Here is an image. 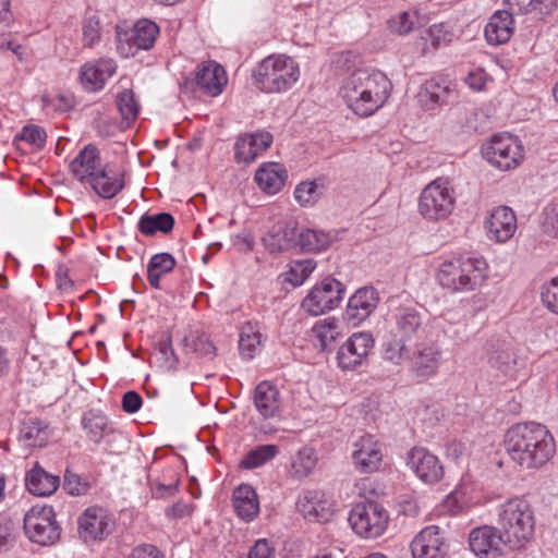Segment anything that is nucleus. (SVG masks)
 Wrapping results in <instances>:
<instances>
[{
  "label": "nucleus",
  "instance_id": "nucleus-1",
  "mask_svg": "<svg viewBox=\"0 0 558 558\" xmlns=\"http://www.w3.org/2000/svg\"><path fill=\"white\" fill-rule=\"evenodd\" d=\"M510 459L522 469H537L546 464L556 452L553 435L546 426L526 422L511 426L505 436Z\"/></svg>",
  "mask_w": 558,
  "mask_h": 558
},
{
  "label": "nucleus",
  "instance_id": "nucleus-2",
  "mask_svg": "<svg viewBox=\"0 0 558 558\" xmlns=\"http://www.w3.org/2000/svg\"><path fill=\"white\" fill-rule=\"evenodd\" d=\"M392 84L385 73L373 69H359L347 76L339 95L356 116L369 117L388 100Z\"/></svg>",
  "mask_w": 558,
  "mask_h": 558
},
{
  "label": "nucleus",
  "instance_id": "nucleus-3",
  "mask_svg": "<svg viewBox=\"0 0 558 558\" xmlns=\"http://www.w3.org/2000/svg\"><path fill=\"white\" fill-rule=\"evenodd\" d=\"M487 264L484 258L460 255L444 260L438 268V283L450 292L474 290L486 276Z\"/></svg>",
  "mask_w": 558,
  "mask_h": 558
},
{
  "label": "nucleus",
  "instance_id": "nucleus-4",
  "mask_svg": "<svg viewBox=\"0 0 558 558\" xmlns=\"http://www.w3.org/2000/svg\"><path fill=\"white\" fill-rule=\"evenodd\" d=\"M497 525L510 548H521L533 537L534 511L526 500L510 499L499 507Z\"/></svg>",
  "mask_w": 558,
  "mask_h": 558
},
{
  "label": "nucleus",
  "instance_id": "nucleus-5",
  "mask_svg": "<svg viewBox=\"0 0 558 558\" xmlns=\"http://www.w3.org/2000/svg\"><path fill=\"white\" fill-rule=\"evenodd\" d=\"M254 85L264 93H283L300 78L298 62L286 54H270L253 70Z\"/></svg>",
  "mask_w": 558,
  "mask_h": 558
},
{
  "label": "nucleus",
  "instance_id": "nucleus-6",
  "mask_svg": "<svg viewBox=\"0 0 558 558\" xmlns=\"http://www.w3.org/2000/svg\"><path fill=\"white\" fill-rule=\"evenodd\" d=\"M24 532L27 538L41 546L53 545L61 535L51 506H34L24 515Z\"/></svg>",
  "mask_w": 558,
  "mask_h": 558
},
{
  "label": "nucleus",
  "instance_id": "nucleus-7",
  "mask_svg": "<svg viewBox=\"0 0 558 558\" xmlns=\"http://www.w3.org/2000/svg\"><path fill=\"white\" fill-rule=\"evenodd\" d=\"M483 157L499 170H510L519 166L524 149L518 136L509 133L496 134L482 146Z\"/></svg>",
  "mask_w": 558,
  "mask_h": 558
},
{
  "label": "nucleus",
  "instance_id": "nucleus-8",
  "mask_svg": "<svg viewBox=\"0 0 558 558\" xmlns=\"http://www.w3.org/2000/svg\"><path fill=\"white\" fill-rule=\"evenodd\" d=\"M388 520L387 510L376 501L359 502L349 514L352 530L365 538L380 536L388 525Z\"/></svg>",
  "mask_w": 558,
  "mask_h": 558
},
{
  "label": "nucleus",
  "instance_id": "nucleus-9",
  "mask_svg": "<svg viewBox=\"0 0 558 558\" xmlns=\"http://www.w3.org/2000/svg\"><path fill=\"white\" fill-rule=\"evenodd\" d=\"M345 287L332 277H326L317 282L303 299L301 307L312 316H319L339 306L343 299Z\"/></svg>",
  "mask_w": 558,
  "mask_h": 558
},
{
  "label": "nucleus",
  "instance_id": "nucleus-10",
  "mask_svg": "<svg viewBox=\"0 0 558 558\" xmlns=\"http://www.w3.org/2000/svg\"><path fill=\"white\" fill-rule=\"evenodd\" d=\"M375 340L369 332H354L338 350L337 364L343 371H353L367 362Z\"/></svg>",
  "mask_w": 558,
  "mask_h": 558
},
{
  "label": "nucleus",
  "instance_id": "nucleus-11",
  "mask_svg": "<svg viewBox=\"0 0 558 558\" xmlns=\"http://www.w3.org/2000/svg\"><path fill=\"white\" fill-rule=\"evenodd\" d=\"M393 336L407 341L409 345L418 347L427 338L428 325L423 315L413 307L399 308L395 315Z\"/></svg>",
  "mask_w": 558,
  "mask_h": 558
},
{
  "label": "nucleus",
  "instance_id": "nucleus-12",
  "mask_svg": "<svg viewBox=\"0 0 558 558\" xmlns=\"http://www.w3.org/2000/svg\"><path fill=\"white\" fill-rule=\"evenodd\" d=\"M407 464L426 484L438 483L444 477L439 459L423 447H413L407 453Z\"/></svg>",
  "mask_w": 558,
  "mask_h": 558
},
{
  "label": "nucleus",
  "instance_id": "nucleus-13",
  "mask_svg": "<svg viewBox=\"0 0 558 558\" xmlns=\"http://www.w3.org/2000/svg\"><path fill=\"white\" fill-rule=\"evenodd\" d=\"M378 302L379 294L375 288H360L350 296L343 313V319L352 326H357L371 316Z\"/></svg>",
  "mask_w": 558,
  "mask_h": 558
},
{
  "label": "nucleus",
  "instance_id": "nucleus-14",
  "mask_svg": "<svg viewBox=\"0 0 558 558\" xmlns=\"http://www.w3.org/2000/svg\"><path fill=\"white\" fill-rule=\"evenodd\" d=\"M272 135L267 131H258L240 135L234 144V159L238 163L250 165L272 144Z\"/></svg>",
  "mask_w": 558,
  "mask_h": 558
},
{
  "label": "nucleus",
  "instance_id": "nucleus-15",
  "mask_svg": "<svg viewBox=\"0 0 558 558\" xmlns=\"http://www.w3.org/2000/svg\"><path fill=\"white\" fill-rule=\"evenodd\" d=\"M82 426L89 440L99 444L105 439L108 446L107 451L110 453L117 452L112 444L122 438V433L109 425L108 417L105 414L95 411L87 412L82 418Z\"/></svg>",
  "mask_w": 558,
  "mask_h": 558
},
{
  "label": "nucleus",
  "instance_id": "nucleus-16",
  "mask_svg": "<svg viewBox=\"0 0 558 558\" xmlns=\"http://www.w3.org/2000/svg\"><path fill=\"white\" fill-rule=\"evenodd\" d=\"M446 551L445 538L436 525L423 529L411 543L413 558H444Z\"/></svg>",
  "mask_w": 558,
  "mask_h": 558
},
{
  "label": "nucleus",
  "instance_id": "nucleus-17",
  "mask_svg": "<svg viewBox=\"0 0 558 558\" xmlns=\"http://www.w3.org/2000/svg\"><path fill=\"white\" fill-rule=\"evenodd\" d=\"M502 545H508L499 526L483 525L473 529L469 535V546L478 557L490 553L500 554Z\"/></svg>",
  "mask_w": 558,
  "mask_h": 558
},
{
  "label": "nucleus",
  "instance_id": "nucleus-18",
  "mask_svg": "<svg viewBox=\"0 0 558 558\" xmlns=\"http://www.w3.org/2000/svg\"><path fill=\"white\" fill-rule=\"evenodd\" d=\"M355 469L361 473H372L379 469L383 452L377 440L371 436H362L355 444L352 452Z\"/></svg>",
  "mask_w": 558,
  "mask_h": 558
},
{
  "label": "nucleus",
  "instance_id": "nucleus-19",
  "mask_svg": "<svg viewBox=\"0 0 558 558\" xmlns=\"http://www.w3.org/2000/svg\"><path fill=\"white\" fill-rule=\"evenodd\" d=\"M301 228L296 221L289 220L274 225L263 239L266 248L271 253L298 248Z\"/></svg>",
  "mask_w": 558,
  "mask_h": 558
},
{
  "label": "nucleus",
  "instance_id": "nucleus-20",
  "mask_svg": "<svg viewBox=\"0 0 558 558\" xmlns=\"http://www.w3.org/2000/svg\"><path fill=\"white\" fill-rule=\"evenodd\" d=\"M456 96V85L452 82L430 78L423 85L418 100L426 110H434L438 106L448 105Z\"/></svg>",
  "mask_w": 558,
  "mask_h": 558
},
{
  "label": "nucleus",
  "instance_id": "nucleus-21",
  "mask_svg": "<svg viewBox=\"0 0 558 558\" xmlns=\"http://www.w3.org/2000/svg\"><path fill=\"white\" fill-rule=\"evenodd\" d=\"M453 204V189L445 178L432 181L420 196V209H450Z\"/></svg>",
  "mask_w": 558,
  "mask_h": 558
},
{
  "label": "nucleus",
  "instance_id": "nucleus-22",
  "mask_svg": "<svg viewBox=\"0 0 558 558\" xmlns=\"http://www.w3.org/2000/svg\"><path fill=\"white\" fill-rule=\"evenodd\" d=\"M116 70L117 64L112 59L101 58L83 64L80 78L86 90L97 92L104 88L107 80L114 74Z\"/></svg>",
  "mask_w": 558,
  "mask_h": 558
},
{
  "label": "nucleus",
  "instance_id": "nucleus-23",
  "mask_svg": "<svg viewBox=\"0 0 558 558\" xmlns=\"http://www.w3.org/2000/svg\"><path fill=\"white\" fill-rule=\"evenodd\" d=\"M158 35L159 26L155 22L146 19L137 21L124 34V40L129 45L125 56H134L138 50H149L153 48Z\"/></svg>",
  "mask_w": 558,
  "mask_h": 558
},
{
  "label": "nucleus",
  "instance_id": "nucleus-24",
  "mask_svg": "<svg viewBox=\"0 0 558 558\" xmlns=\"http://www.w3.org/2000/svg\"><path fill=\"white\" fill-rule=\"evenodd\" d=\"M511 11L497 10L492 14L484 28L488 45L499 46L508 43L514 31V20Z\"/></svg>",
  "mask_w": 558,
  "mask_h": 558
},
{
  "label": "nucleus",
  "instance_id": "nucleus-25",
  "mask_svg": "<svg viewBox=\"0 0 558 558\" xmlns=\"http://www.w3.org/2000/svg\"><path fill=\"white\" fill-rule=\"evenodd\" d=\"M87 183L102 198L110 199L114 197L124 186L123 171L117 169L110 163L94 174Z\"/></svg>",
  "mask_w": 558,
  "mask_h": 558
},
{
  "label": "nucleus",
  "instance_id": "nucleus-26",
  "mask_svg": "<svg viewBox=\"0 0 558 558\" xmlns=\"http://www.w3.org/2000/svg\"><path fill=\"white\" fill-rule=\"evenodd\" d=\"M288 179L284 165L275 161L263 162L256 170L254 181L266 194L275 195L282 190Z\"/></svg>",
  "mask_w": 558,
  "mask_h": 558
},
{
  "label": "nucleus",
  "instance_id": "nucleus-27",
  "mask_svg": "<svg viewBox=\"0 0 558 558\" xmlns=\"http://www.w3.org/2000/svg\"><path fill=\"white\" fill-rule=\"evenodd\" d=\"M489 366L497 377L513 378L517 374V360L505 342L490 340L486 344Z\"/></svg>",
  "mask_w": 558,
  "mask_h": 558
},
{
  "label": "nucleus",
  "instance_id": "nucleus-28",
  "mask_svg": "<svg viewBox=\"0 0 558 558\" xmlns=\"http://www.w3.org/2000/svg\"><path fill=\"white\" fill-rule=\"evenodd\" d=\"M195 82L210 96H218L222 93L228 82L225 69L216 61H207L198 65Z\"/></svg>",
  "mask_w": 558,
  "mask_h": 558
},
{
  "label": "nucleus",
  "instance_id": "nucleus-29",
  "mask_svg": "<svg viewBox=\"0 0 558 558\" xmlns=\"http://www.w3.org/2000/svg\"><path fill=\"white\" fill-rule=\"evenodd\" d=\"M109 522L100 508H88L78 519V531L85 543L101 541L108 531Z\"/></svg>",
  "mask_w": 558,
  "mask_h": 558
},
{
  "label": "nucleus",
  "instance_id": "nucleus-30",
  "mask_svg": "<svg viewBox=\"0 0 558 558\" xmlns=\"http://www.w3.org/2000/svg\"><path fill=\"white\" fill-rule=\"evenodd\" d=\"M70 168L78 181L87 182L104 168L99 149L93 144L86 145L71 161Z\"/></svg>",
  "mask_w": 558,
  "mask_h": 558
},
{
  "label": "nucleus",
  "instance_id": "nucleus-31",
  "mask_svg": "<svg viewBox=\"0 0 558 558\" xmlns=\"http://www.w3.org/2000/svg\"><path fill=\"white\" fill-rule=\"evenodd\" d=\"M253 401L255 409L263 418H272L280 415V393L269 381H262L255 387Z\"/></svg>",
  "mask_w": 558,
  "mask_h": 558
},
{
  "label": "nucleus",
  "instance_id": "nucleus-32",
  "mask_svg": "<svg viewBox=\"0 0 558 558\" xmlns=\"http://www.w3.org/2000/svg\"><path fill=\"white\" fill-rule=\"evenodd\" d=\"M515 211H492L485 228L490 240L502 243L512 238L517 230Z\"/></svg>",
  "mask_w": 558,
  "mask_h": 558
},
{
  "label": "nucleus",
  "instance_id": "nucleus-33",
  "mask_svg": "<svg viewBox=\"0 0 558 558\" xmlns=\"http://www.w3.org/2000/svg\"><path fill=\"white\" fill-rule=\"evenodd\" d=\"M59 485V476L45 471L38 462L34 464L25 476L27 490L36 496H49L58 489Z\"/></svg>",
  "mask_w": 558,
  "mask_h": 558
},
{
  "label": "nucleus",
  "instance_id": "nucleus-34",
  "mask_svg": "<svg viewBox=\"0 0 558 558\" xmlns=\"http://www.w3.org/2000/svg\"><path fill=\"white\" fill-rule=\"evenodd\" d=\"M440 360V348L436 343H429L414 354L412 368L417 377L427 378L437 373Z\"/></svg>",
  "mask_w": 558,
  "mask_h": 558
},
{
  "label": "nucleus",
  "instance_id": "nucleus-35",
  "mask_svg": "<svg viewBox=\"0 0 558 558\" xmlns=\"http://www.w3.org/2000/svg\"><path fill=\"white\" fill-rule=\"evenodd\" d=\"M233 508L244 521H252L259 511V502L255 489L248 484L239 485L232 496Z\"/></svg>",
  "mask_w": 558,
  "mask_h": 558
},
{
  "label": "nucleus",
  "instance_id": "nucleus-36",
  "mask_svg": "<svg viewBox=\"0 0 558 558\" xmlns=\"http://www.w3.org/2000/svg\"><path fill=\"white\" fill-rule=\"evenodd\" d=\"M298 508L308 521L324 523L331 517L328 502L322 500L317 492H306L299 500Z\"/></svg>",
  "mask_w": 558,
  "mask_h": 558
},
{
  "label": "nucleus",
  "instance_id": "nucleus-37",
  "mask_svg": "<svg viewBox=\"0 0 558 558\" xmlns=\"http://www.w3.org/2000/svg\"><path fill=\"white\" fill-rule=\"evenodd\" d=\"M336 235L313 228H301L298 248L305 253H316L329 247Z\"/></svg>",
  "mask_w": 558,
  "mask_h": 558
},
{
  "label": "nucleus",
  "instance_id": "nucleus-38",
  "mask_svg": "<svg viewBox=\"0 0 558 558\" xmlns=\"http://www.w3.org/2000/svg\"><path fill=\"white\" fill-rule=\"evenodd\" d=\"M177 265L175 258L170 253H157L147 264V280L154 289H160V279L170 274Z\"/></svg>",
  "mask_w": 558,
  "mask_h": 558
},
{
  "label": "nucleus",
  "instance_id": "nucleus-39",
  "mask_svg": "<svg viewBox=\"0 0 558 558\" xmlns=\"http://www.w3.org/2000/svg\"><path fill=\"white\" fill-rule=\"evenodd\" d=\"M187 353H194L199 357L213 360L216 356V347L209 336L201 330H191L183 339Z\"/></svg>",
  "mask_w": 558,
  "mask_h": 558
},
{
  "label": "nucleus",
  "instance_id": "nucleus-40",
  "mask_svg": "<svg viewBox=\"0 0 558 558\" xmlns=\"http://www.w3.org/2000/svg\"><path fill=\"white\" fill-rule=\"evenodd\" d=\"M174 218L167 211H160L156 215H143L138 221V230L147 235L153 236L157 232L169 233L174 227Z\"/></svg>",
  "mask_w": 558,
  "mask_h": 558
},
{
  "label": "nucleus",
  "instance_id": "nucleus-41",
  "mask_svg": "<svg viewBox=\"0 0 558 558\" xmlns=\"http://www.w3.org/2000/svg\"><path fill=\"white\" fill-rule=\"evenodd\" d=\"M21 438L27 447H43L49 438L48 425L38 418H31L22 424Z\"/></svg>",
  "mask_w": 558,
  "mask_h": 558
},
{
  "label": "nucleus",
  "instance_id": "nucleus-42",
  "mask_svg": "<svg viewBox=\"0 0 558 558\" xmlns=\"http://www.w3.org/2000/svg\"><path fill=\"white\" fill-rule=\"evenodd\" d=\"M326 192L323 178L299 183L294 190V197L301 206H314Z\"/></svg>",
  "mask_w": 558,
  "mask_h": 558
},
{
  "label": "nucleus",
  "instance_id": "nucleus-43",
  "mask_svg": "<svg viewBox=\"0 0 558 558\" xmlns=\"http://www.w3.org/2000/svg\"><path fill=\"white\" fill-rule=\"evenodd\" d=\"M505 4L514 14H529L536 12L538 15H549L557 7L555 0H505Z\"/></svg>",
  "mask_w": 558,
  "mask_h": 558
},
{
  "label": "nucleus",
  "instance_id": "nucleus-44",
  "mask_svg": "<svg viewBox=\"0 0 558 558\" xmlns=\"http://www.w3.org/2000/svg\"><path fill=\"white\" fill-rule=\"evenodd\" d=\"M279 453L277 445H260L251 449L241 460L240 466L245 470H254L271 461Z\"/></svg>",
  "mask_w": 558,
  "mask_h": 558
},
{
  "label": "nucleus",
  "instance_id": "nucleus-45",
  "mask_svg": "<svg viewBox=\"0 0 558 558\" xmlns=\"http://www.w3.org/2000/svg\"><path fill=\"white\" fill-rule=\"evenodd\" d=\"M117 107L122 118V128H130L140 113V105L132 89H124L118 94Z\"/></svg>",
  "mask_w": 558,
  "mask_h": 558
},
{
  "label": "nucleus",
  "instance_id": "nucleus-46",
  "mask_svg": "<svg viewBox=\"0 0 558 558\" xmlns=\"http://www.w3.org/2000/svg\"><path fill=\"white\" fill-rule=\"evenodd\" d=\"M312 331L317 338L320 349L326 351L339 337L340 327L335 318H326L315 323Z\"/></svg>",
  "mask_w": 558,
  "mask_h": 558
},
{
  "label": "nucleus",
  "instance_id": "nucleus-47",
  "mask_svg": "<svg viewBox=\"0 0 558 558\" xmlns=\"http://www.w3.org/2000/svg\"><path fill=\"white\" fill-rule=\"evenodd\" d=\"M315 267L316 263L312 258L293 260L290 264L289 271L286 274L284 281L293 287H299L310 277Z\"/></svg>",
  "mask_w": 558,
  "mask_h": 558
},
{
  "label": "nucleus",
  "instance_id": "nucleus-48",
  "mask_svg": "<svg viewBox=\"0 0 558 558\" xmlns=\"http://www.w3.org/2000/svg\"><path fill=\"white\" fill-rule=\"evenodd\" d=\"M46 138L47 134L43 128L35 124H28L23 126L22 130L14 136L13 144L20 148V144L25 142L36 149H41L46 144Z\"/></svg>",
  "mask_w": 558,
  "mask_h": 558
},
{
  "label": "nucleus",
  "instance_id": "nucleus-49",
  "mask_svg": "<svg viewBox=\"0 0 558 558\" xmlns=\"http://www.w3.org/2000/svg\"><path fill=\"white\" fill-rule=\"evenodd\" d=\"M454 38L453 26L448 22L433 24L427 31L425 38L434 49L449 45Z\"/></svg>",
  "mask_w": 558,
  "mask_h": 558
},
{
  "label": "nucleus",
  "instance_id": "nucleus-50",
  "mask_svg": "<svg viewBox=\"0 0 558 558\" xmlns=\"http://www.w3.org/2000/svg\"><path fill=\"white\" fill-rule=\"evenodd\" d=\"M260 343V335L246 326L240 333L239 350L243 359L251 360L255 355L257 345Z\"/></svg>",
  "mask_w": 558,
  "mask_h": 558
},
{
  "label": "nucleus",
  "instance_id": "nucleus-51",
  "mask_svg": "<svg viewBox=\"0 0 558 558\" xmlns=\"http://www.w3.org/2000/svg\"><path fill=\"white\" fill-rule=\"evenodd\" d=\"M90 487L87 477L82 476L77 473L65 470L63 489L72 496L85 495Z\"/></svg>",
  "mask_w": 558,
  "mask_h": 558
},
{
  "label": "nucleus",
  "instance_id": "nucleus-52",
  "mask_svg": "<svg viewBox=\"0 0 558 558\" xmlns=\"http://www.w3.org/2000/svg\"><path fill=\"white\" fill-rule=\"evenodd\" d=\"M408 342L395 337L392 340L384 343V359L398 365L404 356L409 355Z\"/></svg>",
  "mask_w": 558,
  "mask_h": 558
},
{
  "label": "nucleus",
  "instance_id": "nucleus-53",
  "mask_svg": "<svg viewBox=\"0 0 558 558\" xmlns=\"http://www.w3.org/2000/svg\"><path fill=\"white\" fill-rule=\"evenodd\" d=\"M316 465V458L311 449L299 451L296 459L292 463L294 474L298 477L307 476Z\"/></svg>",
  "mask_w": 558,
  "mask_h": 558
},
{
  "label": "nucleus",
  "instance_id": "nucleus-54",
  "mask_svg": "<svg viewBox=\"0 0 558 558\" xmlns=\"http://www.w3.org/2000/svg\"><path fill=\"white\" fill-rule=\"evenodd\" d=\"M541 299L548 311L558 315V277L542 287Z\"/></svg>",
  "mask_w": 558,
  "mask_h": 558
},
{
  "label": "nucleus",
  "instance_id": "nucleus-55",
  "mask_svg": "<svg viewBox=\"0 0 558 558\" xmlns=\"http://www.w3.org/2000/svg\"><path fill=\"white\" fill-rule=\"evenodd\" d=\"M15 543L14 523L7 517H0V553L8 551Z\"/></svg>",
  "mask_w": 558,
  "mask_h": 558
},
{
  "label": "nucleus",
  "instance_id": "nucleus-56",
  "mask_svg": "<svg viewBox=\"0 0 558 558\" xmlns=\"http://www.w3.org/2000/svg\"><path fill=\"white\" fill-rule=\"evenodd\" d=\"M417 23L415 12H402L398 20L390 22V28L400 35H404L414 29Z\"/></svg>",
  "mask_w": 558,
  "mask_h": 558
},
{
  "label": "nucleus",
  "instance_id": "nucleus-57",
  "mask_svg": "<svg viewBox=\"0 0 558 558\" xmlns=\"http://www.w3.org/2000/svg\"><path fill=\"white\" fill-rule=\"evenodd\" d=\"M192 512L193 506L184 502L183 500H179L165 509V515L169 520L183 519L185 517H190Z\"/></svg>",
  "mask_w": 558,
  "mask_h": 558
},
{
  "label": "nucleus",
  "instance_id": "nucleus-58",
  "mask_svg": "<svg viewBox=\"0 0 558 558\" xmlns=\"http://www.w3.org/2000/svg\"><path fill=\"white\" fill-rule=\"evenodd\" d=\"M94 130L100 137L108 138L116 135L117 125L108 117L99 116L94 120Z\"/></svg>",
  "mask_w": 558,
  "mask_h": 558
},
{
  "label": "nucleus",
  "instance_id": "nucleus-59",
  "mask_svg": "<svg viewBox=\"0 0 558 558\" xmlns=\"http://www.w3.org/2000/svg\"><path fill=\"white\" fill-rule=\"evenodd\" d=\"M150 489L153 498L165 499L173 497L179 490V480H175L170 484H153Z\"/></svg>",
  "mask_w": 558,
  "mask_h": 558
},
{
  "label": "nucleus",
  "instance_id": "nucleus-60",
  "mask_svg": "<svg viewBox=\"0 0 558 558\" xmlns=\"http://www.w3.org/2000/svg\"><path fill=\"white\" fill-rule=\"evenodd\" d=\"M100 37L99 23L95 19H88L83 26L85 46L92 47Z\"/></svg>",
  "mask_w": 558,
  "mask_h": 558
},
{
  "label": "nucleus",
  "instance_id": "nucleus-61",
  "mask_svg": "<svg viewBox=\"0 0 558 558\" xmlns=\"http://www.w3.org/2000/svg\"><path fill=\"white\" fill-rule=\"evenodd\" d=\"M130 558H165V555L153 544H142L132 549Z\"/></svg>",
  "mask_w": 558,
  "mask_h": 558
},
{
  "label": "nucleus",
  "instance_id": "nucleus-62",
  "mask_svg": "<svg viewBox=\"0 0 558 558\" xmlns=\"http://www.w3.org/2000/svg\"><path fill=\"white\" fill-rule=\"evenodd\" d=\"M143 404L142 397L134 390L125 392L122 397V409L130 414L140 411Z\"/></svg>",
  "mask_w": 558,
  "mask_h": 558
},
{
  "label": "nucleus",
  "instance_id": "nucleus-63",
  "mask_svg": "<svg viewBox=\"0 0 558 558\" xmlns=\"http://www.w3.org/2000/svg\"><path fill=\"white\" fill-rule=\"evenodd\" d=\"M247 558H274V548L266 539H258L250 550Z\"/></svg>",
  "mask_w": 558,
  "mask_h": 558
},
{
  "label": "nucleus",
  "instance_id": "nucleus-64",
  "mask_svg": "<svg viewBox=\"0 0 558 558\" xmlns=\"http://www.w3.org/2000/svg\"><path fill=\"white\" fill-rule=\"evenodd\" d=\"M543 230L547 234L558 238V211H546L543 219Z\"/></svg>",
  "mask_w": 558,
  "mask_h": 558
}]
</instances>
